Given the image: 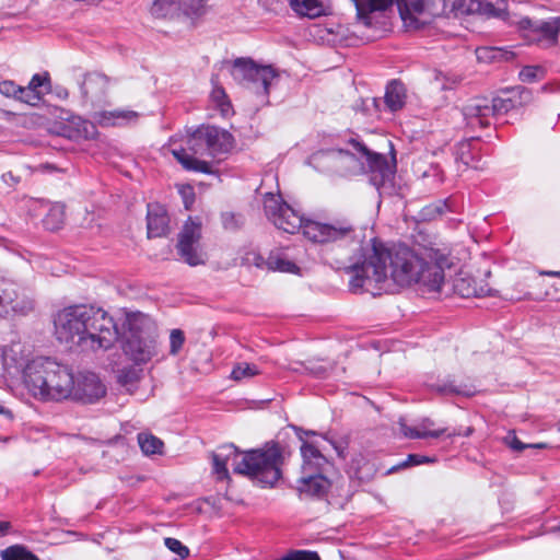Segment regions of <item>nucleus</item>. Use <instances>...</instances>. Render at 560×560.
I'll return each mask as SVG.
<instances>
[{
    "instance_id": "nucleus-1",
    "label": "nucleus",
    "mask_w": 560,
    "mask_h": 560,
    "mask_svg": "<svg viewBox=\"0 0 560 560\" xmlns=\"http://www.w3.org/2000/svg\"><path fill=\"white\" fill-rule=\"evenodd\" d=\"M447 257L440 249H419L398 246L394 249L373 247V254L362 265L351 266L353 276L349 281L350 291L359 293L372 290L392 279L400 287L413 283L428 292H440L444 283V267Z\"/></svg>"
},
{
    "instance_id": "nucleus-2",
    "label": "nucleus",
    "mask_w": 560,
    "mask_h": 560,
    "mask_svg": "<svg viewBox=\"0 0 560 560\" xmlns=\"http://www.w3.org/2000/svg\"><path fill=\"white\" fill-rule=\"evenodd\" d=\"M54 334L60 343L82 351L109 349L119 337L114 318L93 304L63 307L54 316Z\"/></svg>"
},
{
    "instance_id": "nucleus-3",
    "label": "nucleus",
    "mask_w": 560,
    "mask_h": 560,
    "mask_svg": "<svg viewBox=\"0 0 560 560\" xmlns=\"http://www.w3.org/2000/svg\"><path fill=\"white\" fill-rule=\"evenodd\" d=\"M348 143L352 151L336 148L319 150L311 155L310 163L320 172L342 175L366 170L370 173V183L378 191L392 185L394 168L383 154L372 152L353 138Z\"/></svg>"
},
{
    "instance_id": "nucleus-4",
    "label": "nucleus",
    "mask_w": 560,
    "mask_h": 560,
    "mask_svg": "<svg viewBox=\"0 0 560 560\" xmlns=\"http://www.w3.org/2000/svg\"><path fill=\"white\" fill-rule=\"evenodd\" d=\"M211 458L217 480L230 478V463L234 472L248 476L264 486L272 487L281 477L283 456L278 443H267L262 448L248 451L241 459L236 447L228 444L213 452Z\"/></svg>"
},
{
    "instance_id": "nucleus-5",
    "label": "nucleus",
    "mask_w": 560,
    "mask_h": 560,
    "mask_svg": "<svg viewBox=\"0 0 560 560\" xmlns=\"http://www.w3.org/2000/svg\"><path fill=\"white\" fill-rule=\"evenodd\" d=\"M23 382L28 393L44 402L71 400L74 393L72 368L48 357L30 361L23 371Z\"/></svg>"
},
{
    "instance_id": "nucleus-6",
    "label": "nucleus",
    "mask_w": 560,
    "mask_h": 560,
    "mask_svg": "<svg viewBox=\"0 0 560 560\" xmlns=\"http://www.w3.org/2000/svg\"><path fill=\"white\" fill-rule=\"evenodd\" d=\"M186 147L173 148L172 154L186 171L210 174L212 166L198 156L215 158L229 153L234 145L233 136L225 129L201 125L187 135Z\"/></svg>"
},
{
    "instance_id": "nucleus-7",
    "label": "nucleus",
    "mask_w": 560,
    "mask_h": 560,
    "mask_svg": "<svg viewBox=\"0 0 560 560\" xmlns=\"http://www.w3.org/2000/svg\"><path fill=\"white\" fill-rule=\"evenodd\" d=\"M304 237L320 245H336L349 254L362 249L363 236L349 219H335L329 222L307 220Z\"/></svg>"
},
{
    "instance_id": "nucleus-8",
    "label": "nucleus",
    "mask_w": 560,
    "mask_h": 560,
    "mask_svg": "<svg viewBox=\"0 0 560 560\" xmlns=\"http://www.w3.org/2000/svg\"><path fill=\"white\" fill-rule=\"evenodd\" d=\"M262 202L266 218L278 230L289 234L301 232L304 235V226L308 219L302 217L299 211L284 201L280 194L267 192Z\"/></svg>"
},
{
    "instance_id": "nucleus-9",
    "label": "nucleus",
    "mask_w": 560,
    "mask_h": 560,
    "mask_svg": "<svg viewBox=\"0 0 560 560\" xmlns=\"http://www.w3.org/2000/svg\"><path fill=\"white\" fill-rule=\"evenodd\" d=\"M231 75L241 85L253 89L255 93L269 94V85L277 78L276 70L271 66H259L250 58H237L231 68Z\"/></svg>"
},
{
    "instance_id": "nucleus-10",
    "label": "nucleus",
    "mask_w": 560,
    "mask_h": 560,
    "mask_svg": "<svg viewBox=\"0 0 560 560\" xmlns=\"http://www.w3.org/2000/svg\"><path fill=\"white\" fill-rule=\"evenodd\" d=\"M200 237L201 223L189 218L178 235L176 246L178 255L189 266H198L206 262V255L199 248Z\"/></svg>"
},
{
    "instance_id": "nucleus-11",
    "label": "nucleus",
    "mask_w": 560,
    "mask_h": 560,
    "mask_svg": "<svg viewBox=\"0 0 560 560\" xmlns=\"http://www.w3.org/2000/svg\"><path fill=\"white\" fill-rule=\"evenodd\" d=\"M71 400L93 404L106 394V388L100 377L92 372L74 374V388Z\"/></svg>"
},
{
    "instance_id": "nucleus-12",
    "label": "nucleus",
    "mask_w": 560,
    "mask_h": 560,
    "mask_svg": "<svg viewBox=\"0 0 560 560\" xmlns=\"http://www.w3.org/2000/svg\"><path fill=\"white\" fill-rule=\"evenodd\" d=\"M125 354L137 364L149 362L156 354V342L152 338H144L131 332L122 345Z\"/></svg>"
},
{
    "instance_id": "nucleus-13",
    "label": "nucleus",
    "mask_w": 560,
    "mask_h": 560,
    "mask_svg": "<svg viewBox=\"0 0 560 560\" xmlns=\"http://www.w3.org/2000/svg\"><path fill=\"white\" fill-rule=\"evenodd\" d=\"M518 28L528 30L533 34L538 35L537 40L545 39L550 45H556L560 33V18L553 16L546 21H533L529 18H522L518 22Z\"/></svg>"
},
{
    "instance_id": "nucleus-14",
    "label": "nucleus",
    "mask_w": 560,
    "mask_h": 560,
    "mask_svg": "<svg viewBox=\"0 0 560 560\" xmlns=\"http://www.w3.org/2000/svg\"><path fill=\"white\" fill-rule=\"evenodd\" d=\"M110 82V78L102 72H88L80 85L81 94L84 100L101 102L106 97Z\"/></svg>"
},
{
    "instance_id": "nucleus-15",
    "label": "nucleus",
    "mask_w": 560,
    "mask_h": 560,
    "mask_svg": "<svg viewBox=\"0 0 560 560\" xmlns=\"http://www.w3.org/2000/svg\"><path fill=\"white\" fill-rule=\"evenodd\" d=\"M147 229L148 236L162 237L170 232V217L166 208L159 203L152 202L148 205L147 210Z\"/></svg>"
},
{
    "instance_id": "nucleus-16",
    "label": "nucleus",
    "mask_w": 560,
    "mask_h": 560,
    "mask_svg": "<svg viewBox=\"0 0 560 560\" xmlns=\"http://www.w3.org/2000/svg\"><path fill=\"white\" fill-rule=\"evenodd\" d=\"M463 115L471 128L489 125L490 106L486 97L470 100L463 108Z\"/></svg>"
},
{
    "instance_id": "nucleus-17",
    "label": "nucleus",
    "mask_w": 560,
    "mask_h": 560,
    "mask_svg": "<svg viewBox=\"0 0 560 560\" xmlns=\"http://www.w3.org/2000/svg\"><path fill=\"white\" fill-rule=\"evenodd\" d=\"M51 89L50 75L47 71L43 73H35L28 84L23 86V94L25 104L37 106L46 93Z\"/></svg>"
},
{
    "instance_id": "nucleus-18",
    "label": "nucleus",
    "mask_w": 560,
    "mask_h": 560,
    "mask_svg": "<svg viewBox=\"0 0 560 560\" xmlns=\"http://www.w3.org/2000/svg\"><path fill=\"white\" fill-rule=\"evenodd\" d=\"M303 458L302 474L324 475L330 466L327 458L312 444L304 442L301 446Z\"/></svg>"
},
{
    "instance_id": "nucleus-19",
    "label": "nucleus",
    "mask_w": 560,
    "mask_h": 560,
    "mask_svg": "<svg viewBox=\"0 0 560 560\" xmlns=\"http://www.w3.org/2000/svg\"><path fill=\"white\" fill-rule=\"evenodd\" d=\"M434 422L429 419H422L416 427H409L404 418L398 420L400 433L408 439H425V438H440L444 434L445 429L431 430Z\"/></svg>"
},
{
    "instance_id": "nucleus-20",
    "label": "nucleus",
    "mask_w": 560,
    "mask_h": 560,
    "mask_svg": "<svg viewBox=\"0 0 560 560\" xmlns=\"http://www.w3.org/2000/svg\"><path fill=\"white\" fill-rule=\"evenodd\" d=\"M329 479L322 474H302L299 480V490L314 497H323L330 488Z\"/></svg>"
},
{
    "instance_id": "nucleus-21",
    "label": "nucleus",
    "mask_w": 560,
    "mask_h": 560,
    "mask_svg": "<svg viewBox=\"0 0 560 560\" xmlns=\"http://www.w3.org/2000/svg\"><path fill=\"white\" fill-rule=\"evenodd\" d=\"M407 100V91L400 81L393 80L386 85L384 104L392 112H398L404 108Z\"/></svg>"
},
{
    "instance_id": "nucleus-22",
    "label": "nucleus",
    "mask_w": 560,
    "mask_h": 560,
    "mask_svg": "<svg viewBox=\"0 0 560 560\" xmlns=\"http://www.w3.org/2000/svg\"><path fill=\"white\" fill-rule=\"evenodd\" d=\"M395 0H357V16L365 25H370V14L384 12L389 9Z\"/></svg>"
},
{
    "instance_id": "nucleus-23",
    "label": "nucleus",
    "mask_w": 560,
    "mask_h": 560,
    "mask_svg": "<svg viewBox=\"0 0 560 560\" xmlns=\"http://www.w3.org/2000/svg\"><path fill=\"white\" fill-rule=\"evenodd\" d=\"M291 9L300 16L316 19L326 14L322 0H290Z\"/></svg>"
},
{
    "instance_id": "nucleus-24",
    "label": "nucleus",
    "mask_w": 560,
    "mask_h": 560,
    "mask_svg": "<svg viewBox=\"0 0 560 560\" xmlns=\"http://www.w3.org/2000/svg\"><path fill=\"white\" fill-rule=\"evenodd\" d=\"M267 268L272 271L296 273L299 267L289 259L288 255L282 250H272L266 260Z\"/></svg>"
},
{
    "instance_id": "nucleus-25",
    "label": "nucleus",
    "mask_w": 560,
    "mask_h": 560,
    "mask_svg": "<svg viewBox=\"0 0 560 560\" xmlns=\"http://www.w3.org/2000/svg\"><path fill=\"white\" fill-rule=\"evenodd\" d=\"M397 4L402 21L412 24L415 16L424 12L427 0H398Z\"/></svg>"
},
{
    "instance_id": "nucleus-26",
    "label": "nucleus",
    "mask_w": 560,
    "mask_h": 560,
    "mask_svg": "<svg viewBox=\"0 0 560 560\" xmlns=\"http://www.w3.org/2000/svg\"><path fill=\"white\" fill-rule=\"evenodd\" d=\"M47 212L43 219V224L48 231L59 230L65 221V206L61 203H44Z\"/></svg>"
},
{
    "instance_id": "nucleus-27",
    "label": "nucleus",
    "mask_w": 560,
    "mask_h": 560,
    "mask_svg": "<svg viewBox=\"0 0 560 560\" xmlns=\"http://www.w3.org/2000/svg\"><path fill=\"white\" fill-rule=\"evenodd\" d=\"M454 8L460 14L490 15V2L488 0H456Z\"/></svg>"
},
{
    "instance_id": "nucleus-28",
    "label": "nucleus",
    "mask_w": 560,
    "mask_h": 560,
    "mask_svg": "<svg viewBox=\"0 0 560 560\" xmlns=\"http://www.w3.org/2000/svg\"><path fill=\"white\" fill-rule=\"evenodd\" d=\"M492 19L502 22L506 26L518 27L520 19L517 14L510 11L506 0H492Z\"/></svg>"
},
{
    "instance_id": "nucleus-29",
    "label": "nucleus",
    "mask_w": 560,
    "mask_h": 560,
    "mask_svg": "<svg viewBox=\"0 0 560 560\" xmlns=\"http://www.w3.org/2000/svg\"><path fill=\"white\" fill-rule=\"evenodd\" d=\"M208 0H177L176 11L190 18L202 16L208 12Z\"/></svg>"
},
{
    "instance_id": "nucleus-30",
    "label": "nucleus",
    "mask_w": 560,
    "mask_h": 560,
    "mask_svg": "<svg viewBox=\"0 0 560 560\" xmlns=\"http://www.w3.org/2000/svg\"><path fill=\"white\" fill-rule=\"evenodd\" d=\"M138 443L145 455L162 454L164 446L162 440L151 433H139Z\"/></svg>"
},
{
    "instance_id": "nucleus-31",
    "label": "nucleus",
    "mask_w": 560,
    "mask_h": 560,
    "mask_svg": "<svg viewBox=\"0 0 560 560\" xmlns=\"http://www.w3.org/2000/svg\"><path fill=\"white\" fill-rule=\"evenodd\" d=\"M0 556L2 560H39L36 555L22 545H13L3 549Z\"/></svg>"
},
{
    "instance_id": "nucleus-32",
    "label": "nucleus",
    "mask_w": 560,
    "mask_h": 560,
    "mask_svg": "<svg viewBox=\"0 0 560 560\" xmlns=\"http://www.w3.org/2000/svg\"><path fill=\"white\" fill-rule=\"evenodd\" d=\"M0 94L8 98H13L25 104L23 86L12 80L0 81Z\"/></svg>"
},
{
    "instance_id": "nucleus-33",
    "label": "nucleus",
    "mask_w": 560,
    "mask_h": 560,
    "mask_svg": "<svg viewBox=\"0 0 560 560\" xmlns=\"http://www.w3.org/2000/svg\"><path fill=\"white\" fill-rule=\"evenodd\" d=\"M260 372L255 364H250L247 362H242L236 364L232 372H231V378L234 381H242L244 378H249L253 376L258 375Z\"/></svg>"
},
{
    "instance_id": "nucleus-34",
    "label": "nucleus",
    "mask_w": 560,
    "mask_h": 560,
    "mask_svg": "<svg viewBox=\"0 0 560 560\" xmlns=\"http://www.w3.org/2000/svg\"><path fill=\"white\" fill-rule=\"evenodd\" d=\"M177 0H154L150 12L155 18H165L176 11Z\"/></svg>"
},
{
    "instance_id": "nucleus-35",
    "label": "nucleus",
    "mask_w": 560,
    "mask_h": 560,
    "mask_svg": "<svg viewBox=\"0 0 560 560\" xmlns=\"http://www.w3.org/2000/svg\"><path fill=\"white\" fill-rule=\"evenodd\" d=\"M435 460L436 459L434 457H429V456L419 455V454H409L405 460L393 466L388 470V472H395L399 469L411 467V466H417V465H421V464L435 463Z\"/></svg>"
},
{
    "instance_id": "nucleus-36",
    "label": "nucleus",
    "mask_w": 560,
    "mask_h": 560,
    "mask_svg": "<svg viewBox=\"0 0 560 560\" xmlns=\"http://www.w3.org/2000/svg\"><path fill=\"white\" fill-rule=\"evenodd\" d=\"M117 378L120 385L131 390L140 378V371L131 366L124 368L119 371Z\"/></svg>"
},
{
    "instance_id": "nucleus-37",
    "label": "nucleus",
    "mask_w": 560,
    "mask_h": 560,
    "mask_svg": "<svg viewBox=\"0 0 560 560\" xmlns=\"http://www.w3.org/2000/svg\"><path fill=\"white\" fill-rule=\"evenodd\" d=\"M503 443L511 448L514 452H522L526 448H541L545 447V444L538 443V444H526L521 442L517 436L515 435L514 431H510L506 436L503 438Z\"/></svg>"
},
{
    "instance_id": "nucleus-38",
    "label": "nucleus",
    "mask_w": 560,
    "mask_h": 560,
    "mask_svg": "<svg viewBox=\"0 0 560 560\" xmlns=\"http://www.w3.org/2000/svg\"><path fill=\"white\" fill-rule=\"evenodd\" d=\"M212 100L215 102L217 106L219 107L221 114L223 116H228L231 112V103L228 100V96L224 92V90L220 86H214L211 93Z\"/></svg>"
},
{
    "instance_id": "nucleus-39",
    "label": "nucleus",
    "mask_w": 560,
    "mask_h": 560,
    "mask_svg": "<svg viewBox=\"0 0 560 560\" xmlns=\"http://www.w3.org/2000/svg\"><path fill=\"white\" fill-rule=\"evenodd\" d=\"M514 108V102L510 97H492V115L505 114Z\"/></svg>"
},
{
    "instance_id": "nucleus-40",
    "label": "nucleus",
    "mask_w": 560,
    "mask_h": 560,
    "mask_svg": "<svg viewBox=\"0 0 560 560\" xmlns=\"http://www.w3.org/2000/svg\"><path fill=\"white\" fill-rule=\"evenodd\" d=\"M185 343V335L180 329H173L170 334V353L176 355Z\"/></svg>"
},
{
    "instance_id": "nucleus-41",
    "label": "nucleus",
    "mask_w": 560,
    "mask_h": 560,
    "mask_svg": "<svg viewBox=\"0 0 560 560\" xmlns=\"http://www.w3.org/2000/svg\"><path fill=\"white\" fill-rule=\"evenodd\" d=\"M457 83V80L455 78H448L444 73L440 71L434 72V80L433 84L436 89L445 91L453 89Z\"/></svg>"
},
{
    "instance_id": "nucleus-42",
    "label": "nucleus",
    "mask_w": 560,
    "mask_h": 560,
    "mask_svg": "<svg viewBox=\"0 0 560 560\" xmlns=\"http://www.w3.org/2000/svg\"><path fill=\"white\" fill-rule=\"evenodd\" d=\"M164 545L173 552L178 555L182 559L189 556V549L176 538L167 537L164 539Z\"/></svg>"
},
{
    "instance_id": "nucleus-43",
    "label": "nucleus",
    "mask_w": 560,
    "mask_h": 560,
    "mask_svg": "<svg viewBox=\"0 0 560 560\" xmlns=\"http://www.w3.org/2000/svg\"><path fill=\"white\" fill-rule=\"evenodd\" d=\"M324 439L331 444V446L334 447V450L336 451L340 458H346L347 450L349 446V442L347 439L332 440L329 439L327 435H324Z\"/></svg>"
},
{
    "instance_id": "nucleus-44",
    "label": "nucleus",
    "mask_w": 560,
    "mask_h": 560,
    "mask_svg": "<svg viewBox=\"0 0 560 560\" xmlns=\"http://www.w3.org/2000/svg\"><path fill=\"white\" fill-rule=\"evenodd\" d=\"M515 57V54L511 50L503 48L492 47V61H511Z\"/></svg>"
},
{
    "instance_id": "nucleus-45",
    "label": "nucleus",
    "mask_w": 560,
    "mask_h": 560,
    "mask_svg": "<svg viewBox=\"0 0 560 560\" xmlns=\"http://www.w3.org/2000/svg\"><path fill=\"white\" fill-rule=\"evenodd\" d=\"M222 222L225 229L234 230L237 229L242 222L241 217L232 212H225L222 214Z\"/></svg>"
},
{
    "instance_id": "nucleus-46",
    "label": "nucleus",
    "mask_w": 560,
    "mask_h": 560,
    "mask_svg": "<svg viewBox=\"0 0 560 560\" xmlns=\"http://www.w3.org/2000/svg\"><path fill=\"white\" fill-rule=\"evenodd\" d=\"M538 67L526 66L520 71V79L522 82H534L537 79Z\"/></svg>"
},
{
    "instance_id": "nucleus-47",
    "label": "nucleus",
    "mask_w": 560,
    "mask_h": 560,
    "mask_svg": "<svg viewBox=\"0 0 560 560\" xmlns=\"http://www.w3.org/2000/svg\"><path fill=\"white\" fill-rule=\"evenodd\" d=\"M258 2L268 11L278 12L285 7L290 0H258Z\"/></svg>"
},
{
    "instance_id": "nucleus-48",
    "label": "nucleus",
    "mask_w": 560,
    "mask_h": 560,
    "mask_svg": "<svg viewBox=\"0 0 560 560\" xmlns=\"http://www.w3.org/2000/svg\"><path fill=\"white\" fill-rule=\"evenodd\" d=\"M110 115L115 118H120L124 120H132L138 117V114L133 110H115L110 113Z\"/></svg>"
},
{
    "instance_id": "nucleus-49",
    "label": "nucleus",
    "mask_w": 560,
    "mask_h": 560,
    "mask_svg": "<svg viewBox=\"0 0 560 560\" xmlns=\"http://www.w3.org/2000/svg\"><path fill=\"white\" fill-rule=\"evenodd\" d=\"M488 52H489V48H488V47H481V48H478V49L476 50V55H477V58H478L479 60H481V59H483L485 57H487Z\"/></svg>"
},
{
    "instance_id": "nucleus-50",
    "label": "nucleus",
    "mask_w": 560,
    "mask_h": 560,
    "mask_svg": "<svg viewBox=\"0 0 560 560\" xmlns=\"http://www.w3.org/2000/svg\"><path fill=\"white\" fill-rule=\"evenodd\" d=\"M450 392L457 393V394H463V395H467V396H469L471 394L470 390H460V389H458L456 387H451Z\"/></svg>"
},
{
    "instance_id": "nucleus-51",
    "label": "nucleus",
    "mask_w": 560,
    "mask_h": 560,
    "mask_svg": "<svg viewBox=\"0 0 560 560\" xmlns=\"http://www.w3.org/2000/svg\"><path fill=\"white\" fill-rule=\"evenodd\" d=\"M9 528V523L0 522V535H4Z\"/></svg>"
},
{
    "instance_id": "nucleus-52",
    "label": "nucleus",
    "mask_w": 560,
    "mask_h": 560,
    "mask_svg": "<svg viewBox=\"0 0 560 560\" xmlns=\"http://www.w3.org/2000/svg\"><path fill=\"white\" fill-rule=\"evenodd\" d=\"M194 202V194L191 192V197H185L184 199V203H185V207L186 209L189 208V206Z\"/></svg>"
},
{
    "instance_id": "nucleus-53",
    "label": "nucleus",
    "mask_w": 560,
    "mask_h": 560,
    "mask_svg": "<svg viewBox=\"0 0 560 560\" xmlns=\"http://www.w3.org/2000/svg\"><path fill=\"white\" fill-rule=\"evenodd\" d=\"M541 275L560 277V271H542Z\"/></svg>"
},
{
    "instance_id": "nucleus-54",
    "label": "nucleus",
    "mask_w": 560,
    "mask_h": 560,
    "mask_svg": "<svg viewBox=\"0 0 560 560\" xmlns=\"http://www.w3.org/2000/svg\"><path fill=\"white\" fill-rule=\"evenodd\" d=\"M294 429L299 432L306 434V435H315L316 434V432H314V431H303L302 429L296 428V427H294Z\"/></svg>"
},
{
    "instance_id": "nucleus-55",
    "label": "nucleus",
    "mask_w": 560,
    "mask_h": 560,
    "mask_svg": "<svg viewBox=\"0 0 560 560\" xmlns=\"http://www.w3.org/2000/svg\"><path fill=\"white\" fill-rule=\"evenodd\" d=\"M58 96H59V97L67 98V97H68V92H67V90L61 89L60 91H58Z\"/></svg>"
},
{
    "instance_id": "nucleus-56",
    "label": "nucleus",
    "mask_w": 560,
    "mask_h": 560,
    "mask_svg": "<svg viewBox=\"0 0 560 560\" xmlns=\"http://www.w3.org/2000/svg\"><path fill=\"white\" fill-rule=\"evenodd\" d=\"M0 413L7 415L9 417H12L11 411L5 410L1 405H0Z\"/></svg>"
},
{
    "instance_id": "nucleus-57",
    "label": "nucleus",
    "mask_w": 560,
    "mask_h": 560,
    "mask_svg": "<svg viewBox=\"0 0 560 560\" xmlns=\"http://www.w3.org/2000/svg\"><path fill=\"white\" fill-rule=\"evenodd\" d=\"M1 113L4 115V116H13L14 114L11 113V112H7V110H1Z\"/></svg>"
},
{
    "instance_id": "nucleus-58",
    "label": "nucleus",
    "mask_w": 560,
    "mask_h": 560,
    "mask_svg": "<svg viewBox=\"0 0 560 560\" xmlns=\"http://www.w3.org/2000/svg\"><path fill=\"white\" fill-rule=\"evenodd\" d=\"M351 1H352V2L354 3V5L357 7V0H351Z\"/></svg>"
},
{
    "instance_id": "nucleus-59",
    "label": "nucleus",
    "mask_w": 560,
    "mask_h": 560,
    "mask_svg": "<svg viewBox=\"0 0 560 560\" xmlns=\"http://www.w3.org/2000/svg\"><path fill=\"white\" fill-rule=\"evenodd\" d=\"M2 303V299L0 298V304Z\"/></svg>"
},
{
    "instance_id": "nucleus-60",
    "label": "nucleus",
    "mask_w": 560,
    "mask_h": 560,
    "mask_svg": "<svg viewBox=\"0 0 560 560\" xmlns=\"http://www.w3.org/2000/svg\"><path fill=\"white\" fill-rule=\"evenodd\" d=\"M558 530L560 532V525L558 526Z\"/></svg>"
}]
</instances>
